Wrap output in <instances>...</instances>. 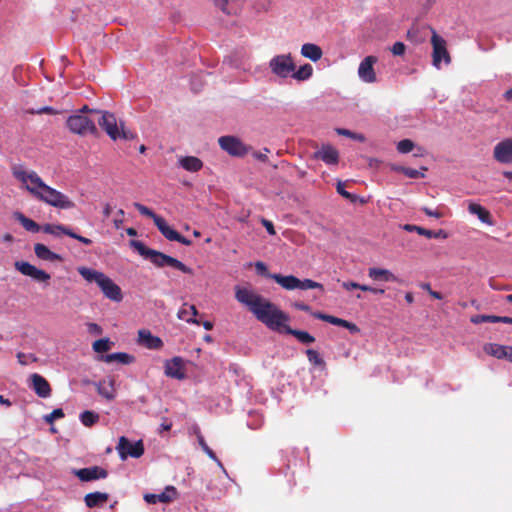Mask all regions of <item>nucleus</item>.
Returning <instances> with one entry per match:
<instances>
[{
    "label": "nucleus",
    "mask_w": 512,
    "mask_h": 512,
    "mask_svg": "<svg viewBox=\"0 0 512 512\" xmlns=\"http://www.w3.org/2000/svg\"><path fill=\"white\" fill-rule=\"evenodd\" d=\"M269 67L275 75L281 78H286L289 75L292 76L291 73L296 69L290 54L273 57L269 62Z\"/></svg>",
    "instance_id": "nucleus-8"
},
{
    "label": "nucleus",
    "mask_w": 512,
    "mask_h": 512,
    "mask_svg": "<svg viewBox=\"0 0 512 512\" xmlns=\"http://www.w3.org/2000/svg\"><path fill=\"white\" fill-rule=\"evenodd\" d=\"M133 205L141 215L151 218L154 224H156L157 219H161V216L155 214L150 208L146 207L145 205L138 202H135Z\"/></svg>",
    "instance_id": "nucleus-38"
},
{
    "label": "nucleus",
    "mask_w": 512,
    "mask_h": 512,
    "mask_svg": "<svg viewBox=\"0 0 512 512\" xmlns=\"http://www.w3.org/2000/svg\"><path fill=\"white\" fill-rule=\"evenodd\" d=\"M255 267H256L257 273L260 275L266 276L268 278H270V276L272 275L271 273L268 272V269H267V266L265 265V263H263L261 261H258L255 264Z\"/></svg>",
    "instance_id": "nucleus-51"
},
{
    "label": "nucleus",
    "mask_w": 512,
    "mask_h": 512,
    "mask_svg": "<svg viewBox=\"0 0 512 512\" xmlns=\"http://www.w3.org/2000/svg\"><path fill=\"white\" fill-rule=\"evenodd\" d=\"M100 114L101 117L98 118V124L112 140H117L119 138L124 140H132L136 137V134L130 130H126L122 123L120 128L118 127L114 114L107 111H101Z\"/></svg>",
    "instance_id": "nucleus-5"
},
{
    "label": "nucleus",
    "mask_w": 512,
    "mask_h": 512,
    "mask_svg": "<svg viewBox=\"0 0 512 512\" xmlns=\"http://www.w3.org/2000/svg\"><path fill=\"white\" fill-rule=\"evenodd\" d=\"M119 456L122 460L127 457L139 458L144 454V445L141 440L131 443L128 438L121 436L116 447Z\"/></svg>",
    "instance_id": "nucleus-9"
},
{
    "label": "nucleus",
    "mask_w": 512,
    "mask_h": 512,
    "mask_svg": "<svg viewBox=\"0 0 512 512\" xmlns=\"http://www.w3.org/2000/svg\"><path fill=\"white\" fill-rule=\"evenodd\" d=\"M13 176L25 184V188L33 197L56 208L70 209L74 203L63 193L46 185L35 171H26L22 166L12 169Z\"/></svg>",
    "instance_id": "nucleus-2"
},
{
    "label": "nucleus",
    "mask_w": 512,
    "mask_h": 512,
    "mask_svg": "<svg viewBox=\"0 0 512 512\" xmlns=\"http://www.w3.org/2000/svg\"><path fill=\"white\" fill-rule=\"evenodd\" d=\"M130 246L133 247L142 257L149 259L158 268L168 266L173 269L179 270L184 274H194L193 269L185 265L180 260L167 254H164L160 251L151 249L141 241L131 240Z\"/></svg>",
    "instance_id": "nucleus-3"
},
{
    "label": "nucleus",
    "mask_w": 512,
    "mask_h": 512,
    "mask_svg": "<svg viewBox=\"0 0 512 512\" xmlns=\"http://www.w3.org/2000/svg\"><path fill=\"white\" fill-rule=\"evenodd\" d=\"M485 351L498 359H507L512 363V346H505L496 343L488 344Z\"/></svg>",
    "instance_id": "nucleus-21"
},
{
    "label": "nucleus",
    "mask_w": 512,
    "mask_h": 512,
    "mask_svg": "<svg viewBox=\"0 0 512 512\" xmlns=\"http://www.w3.org/2000/svg\"><path fill=\"white\" fill-rule=\"evenodd\" d=\"M401 173H403L405 176H407L409 178H414V179L425 177V174L423 172L413 169V168H409V167H405V169H401Z\"/></svg>",
    "instance_id": "nucleus-45"
},
{
    "label": "nucleus",
    "mask_w": 512,
    "mask_h": 512,
    "mask_svg": "<svg viewBox=\"0 0 512 512\" xmlns=\"http://www.w3.org/2000/svg\"><path fill=\"white\" fill-rule=\"evenodd\" d=\"M198 314V310L195 305H188L184 303L177 313V317L180 320H184L188 323L200 324L195 316Z\"/></svg>",
    "instance_id": "nucleus-28"
},
{
    "label": "nucleus",
    "mask_w": 512,
    "mask_h": 512,
    "mask_svg": "<svg viewBox=\"0 0 512 512\" xmlns=\"http://www.w3.org/2000/svg\"><path fill=\"white\" fill-rule=\"evenodd\" d=\"M277 284H279L282 288L286 290H294L298 289L299 278L294 275H281V274H273L270 276Z\"/></svg>",
    "instance_id": "nucleus-26"
},
{
    "label": "nucleus",
    "mask_w": 512,
    "mask_h": 512,
    "mask_svg": "<svg viewBox=\"0 0 512 512\" xmlns=\"http://www.w3.org/2000/svg\"><path fill=\"white\" fill-rule=\"evenodd\" d=\"M64 417V412L61 408L54 409L49 415L44 417L47 423H52L55 419Z\"/></svg>",
    "instance_id": "nucleus-47"
},
{
    "label": "nucleus",
    "mask_w": 512,
    "mask_h": 512,
    "mask_svg": "<svg viewBox=\"0 0 512 512\" xmlns=\"http://www.w3.org/2000/svg\"><path fill=\"white\" fill-rule=\"evenodd\" d=\"M470 321L473 324H480L484 322L496 323L495 315H474L471 317Z\"/></svg>",
    "instance_id": "nucleus-44"
},
{
    "label": "nucleus",
    "mask_w": 512,
    "mask_h": 512,
    "mask_svg": "<svg viewBox=\"0 0 512 512\" xmlns=\"http://www.w3.org/2000/svg\"><path fill=\"white\" fill-rule=\"evenodd\" d=\"M404 229L409 232L416 231L419 235L425 236L427 238H446V233L443 230H438L437 232H434L432 230L425 229L420 226L412 225V224H406L404 226Z\"/></svg>",
    "instance_id": "nucleus-32"
},
{
    "label": "nucleus",
    "mask_w": 512,
    "mask_h": 512,
    "mask_svg": "<svg viewBox=\"0 0 512 512\" xmlns=\"http://www.w3.org/2000/svg\"><path fill=\"white\" fill-rule=\"evenodd\" d=\"M80 421L86 427H92L99 421V414L86 410L80 414Z\"/></svg>",
    "instance_id": "nucleus-35"
},
{
    "label": "nucleus",
    "mask_w": 512,
    "mask_h": 512,
    "mask_svg": "<svg viewBox=\"0 0 512 512\" xmlns=\"http://www.w3.org/2000/svg\"><path fill=\"white\" fill-rule=\"evenodd\" d=\"M14 218L29 232L37 233L41 230V226L34 220L27 218L21 212H15Z\"/></svg>",
    "instance_id": "nucleus-33"
},
{
    "label": "nucleus",
    "mask_w": 512,
    "mask_h": 512,
    "mask_svg": "<svg viewBox=\"0 0 512 512\" xmlns=\"http://www.w3.org/2000/svg\"><path fill=\"white\" fill-rule=\"evenodd\" d=\"M306 355L311 364H313L315 366H321L324 364L323 358L320 356V354L316 350L307 349Z\"/></svg>",
    "instance_id": "nucleus-41"
},
{
    "label": "nucleus",
    "mask_w": 512,
    "mask_h": 512,
    "mask_svg": "<svg viewBox=\"0 0 512 512\" xmlns=\"http://www.w3.org/2000/svg\"><path fill=\"white\" fill-rule=\"evenodd\" d=\"M337 192H338L341 196H343L344 198H346V199H348V200H350V201H354V200H355V198H356V197H355V195H353V194L349 193L348 191H346V190L344 189V183H342V182H338V184H337Z\"/></svg>",
    "instance_id": "nucleus-50"
},
{
    "label": "nucleus",
    "mask_w": 512,
    "mask_h": 512,
    "mask_svg": "<svg viewBox=\"0 0 512 512\" xmlns=\"http://www.w3.org/2000/svg\"><path fill=\"white\" fill-rule=\"evenodd\" d=\"M406 46L403 42H395L391 48V52L395 56H401L405 53Z\"/></svg>",
    "instance_id": "nucleus-48"
},
{
    "label": "nucleus",
    "mask_w": 512,
    "mask_h": 512,
    "mask_svg": "<svg viewBox=\"0 0 512 512\" xmlns=\"http://www.w3.org/2000/svg\"><path fill=\"white\" fill-rule=\"evenodd\" d=\"M86 112H89L91 114H100L101 111L99 110H95V109H89L88 106H83L80 110H78L76 113H80V114H83L86 113Z\"/></svg>",
    "instance_id": "nucleus-61"
},
{
    "label": "nucleus",
    "mask_w": 512,
    "mask_h": 512,
    "mask_svg": "<svg viewBox=\"0 0 512 512\" xmlns=\"http://www.w3.org/2000/svg\"><path fill=\"white\" fill-rule=\"evenodd\" d=\"M204 452L207 454V456H208L210 459H212V460L216 461L218 464H220V465H221V462L218 460V458H217L216 454L213 452V450H212L209 446H208V447H206V449L204 450Z\"/></svg>",
    "instance_id": "nucleus-60"
},
{
    "label": "nucleus",
    "mask_w": 512,
    "mask_h": 512,
    "mask_svg": "<svg viewBox=\"0 0 512 512\" xmlns=\"http://www.w3.org/2000/svg\"><path fill=\"white\" fill-rule=\"evenodd\" d=\"M431 44L433 48L432 63L436 68H440L441 62L450 64L451 57L446 47V41L432 29Z\"/></svg>",
    "instance_id": "nucleus-7"
},
{
    "label": "nucleus",
    "mask_w": 512,
    "mask_h": 512,
    "mask_svg": "<svg viewBox=\"0 0 512 512\" xmlns=\"http://www.w3.org/2000/svg\"><path fill=\"white\" fill-rule=\"evenodd\" d=\"M72 473L82 482H90L105 479L108 476L106 469L100 466H91L82 469H74Z\"/></svg>",
    "instance_id": "nucleus-12"
},
{
    "label": "nucleus",
    "mask_w": 512,
    "mask_h": 512,
    "mask_svg": "<svg viewBox=\"0 0 512 512\" xmlns=\"http://www.w3.org/2000/svg\"><path fill=\"white\" fill-rule=\"evenodd\" d=\"M336 132L339 135L352 138V139L357 140L359 142H364L365 141V136L363 134L354 133V132H352V131H350L348 129L337 128Z\"/></svg>",
    "instance_id": "nucleus-42"
},
{
    "label": "nucleus",
    "mask_w": 512,
    "mask_h": 512,
    "mask_svg": "<svg viewBox=\"0 0 512 512\" xmlns=\"http://www.w3.org/2000/svg\"><path fill=\"white\" fill-rule=\"evenodd\" d=\"M313 68L310 64H304L297 71L292 72V77L299 81H304L312 76Z\"/></svg>",
    "instance_id": "nucleus-36"
},
{
    "label": "nucleus",
    "mask_w": 512,
    "mask_h": 512,
    "mask_svg": "<svg viewBox=\"0 0 512 512\" xmlns=\"http://www.w3.org/2000/svg\"><path fill=\"white\" fill-rule=\"evenodd\" d=\"M17 359L21 365H27L28 361H31V362L37 361V357L34 354H25L23 352L17 353Z\"/></svg>",
    "instance_id": "nucleus-46"
},
{
    "label": "nucleus",
    "mask_w": 512,
    "mask_h": 512,
    "mask_svg": "<svg viewBox=\"0 0 512 512\" xmlns=\"http://www.w3.org/2000/svg\"><path fill=\"white\" fill-rule=\"evenodd\" d=\"M15 268L25 276H29L38 282H47L50 279V275L41 269H38L34 265L25 261L15 262Z\"/></svg>",
    "instance_id": "nucleus-13"
},
{
    "label": "nucleus",
    "mask_w": 512,
    "mask_h": 512,
    "mask_svg": "<svg viewBox=\"0 0 512 512\" xmlns=\"http://www.w3.org/2000/svg\"><path fill=\"white\" fill-rule=\"evenodd\" d=\"M66 125L71 133L77 135H96L98 133L95 121L80 113H75L68 117Z\"/></svg>",
    "instance_id": "nucleus-6"
},
{
    "label": "nucleus",
    "mask_w": 512,
    "mask_h": 512,
    "mask_svg": "<svg viewBox=\"0 0 512 512\" xmlns=\"http://www.w3.org/2000/svg\"><path fill=\"white\" fill-rule=\"evenodd\" d=\"M125 215L124 210L119 209L117 211V218L114 219V225L116 228H120L123 223V217Z\"/></svg>",
    "instance_id": "nucleus-56"
},
{
    "label": "nucleus",
    "mask_w": 512,
    "mask_h": 512,
    "mask_svg": "<svg viewBox=\"0 0 512 512\" xmlns=\"http://www.w3.org/2000/svg\"><path fill=\"white\" fill-rule=\"evenodd\" d=\"M468 211L471 214L476 215L481 222L490 226L494 225L491 213L480 204L470 202L468 205Z\"/></svg>",
    "instance_id": "nucleus-24"
},
{
    "label": "nucleus",
    "mask_w": 512,
    "mask_h": 512,
    "mask_svg": "<svg viewBox=\"0 0 512 512\" xmlns=\"http://www.w3.org/2000/svg\"><path fill=\"white\" fill-rule=\"evenodd\" d=\"M311 314L316 319L328 322L336 326L344 327L348 329L351 333H358L360 331L356 324L349 322L345 319L338 318L336 316H332L329 314H324L322 312H311Z\"/></svg>",
    "instance_id": "nucleus-19"
},
{
    "label": "nucleus",
    "mask_w": 512,
    "mask_h": 512,
    "mask_svg": "<svg viewBox=\"0 0 512 512\" xmlns=\"http://www.w3.org/2000/svg\"><path fill=\"white\" fill-rule=\"evenodd\" d=\"M69 229L70 228L62 224H45L44 226L41 227V230L44 233L51 235H59V233L66 235V232H69Z\"/></svg>",
    "instance_id": "nucleus-37"
},
{
    "label": "nucleus",
    "mask_w": 512,
    "mask_h": 512,
    "mask_svg": "<svg viewBox=\"0 0 512 512\" xmlns=\"http://www.w3.org/2000/svg\"><path fill=\"white\" fill-rule=\"evenodd\" d=\"M139 345L146 347L151 350H159L163 347V341L158 336H154L147 329H140L138 331V340Z\"/></svg>",
    "instance_id": "nucleus-20"
},
{
    "label": "nucleus",
    "mask_w": 512,
    "mask_h": 512,
    "mask_svg": "<svg viewBox=\"0 0 512 512\" xmlns=\"http://www.w3.org/2000/svg\"><path fill=\"white\" fill-rule=\"evenodd\" d=\"M37 113H38V114H43V113H45V114H56L57 112L55 111V109H54V108L49 107V106H45V107H43V108L39 109V110L37 111Z\"/></svg>",
    "instance_id": "nucleus-62"
},
{
    "label": "nucleus",
    "mask_w": 512,
    "mask_h": 512,
    "mask_svg": "<svg viewBox=\"0 0 512 512\" xmlns=\"http://www.w3.org/2000/svg\"><path fill=\"white\" fill-rule=\"evenodd\" d=\"M161 430L163 431H169L171 430L172 423L168 421L167 418H163V422L161 423Z\"/></svg>",
    "instance_id": "nucleus-64"
},
{
    "label": "nucleus",
    "mask_w": 512,
    "mask_h": 512,
    "mask_svg": "<svg viewBox=\"0 0 512 512\" xmlns=\"http://www.w3.org/2000/svg\"><path fill=\"white\" fill-rule=\"evenodd\" d=\"M293 307L300 311L311 312V307L303 302H295Z\"/></svg>",
    "instance_id": "nucleus-57"
},
{
    "label": "nucleus",
    "mask_w": 512,
    "mask_h": 512,
    "mask_svg": "<svg viewBox=\"0 0 512 512\" xmlns=\"http://www.w3.org/2000/svg\"><path fill=\"white\" fill-rule=\"evenodd\" d=\"M77 271L87 282H95L106 298L115 302H120L122 300L123 296L121 288L103 272L83 266L78 267Z\"/></svg>",
    "instance_id": "nucleus-4"
},
{
    "label": "nucleus",
    "mask_w": 512,
    "mask_h": 512,
    "mask_svg": "<svg viewBox=\"0 0 512 512\" xmlns=\"http://www.w3.org/2000/svg\"><path fill=\"white\" fill-rule=\"evenodd\" d=\"M414 143L410 139H403L398 142L397 150L399 153L406 154L413 150Z\"/></svg>",
    "instance_id": "nucleus-43"
},
{
    "label": "nucleus",
    "mask_w": 512,
    "mask_h": 512,
    "mask_svg": "<svg viewBox=\"0 0 512 512\" xmlns=\"http://www.w3.org/2000/svg\"><path fill=\"white\" fill-rule=\"evenodd\" d=\"M196 435L199 445L201 446L202 450L204 451L206 447H208L207 443L205 442V439L203 435L201 434L199 428H196Z\"/></svg>",
    "instance_id": "nucleus-58"
},
{
    "label": "nucleus",
    "mask_w": 512,
    "mask_h": 512,
    "mask_svg": "<svg viewBox=\"0 0 512 512\" xmlns=\"http://www.w3.org/2000/svg\"><path fill=\"white\" fill-rule=\"evenodd\" d=\"M301 54L303 57L308 58L313 62H317L321 59L323 51L320 46L316 44L306 43L301 47Z\"/></svg>",
    "instance_id": "nucleus-29"
},
{
    "label": "nucleus",
    "mask_w": 512,
    "mask_h": 512,
    "mask_svg": "<svg viewBox=\"0 0 512 512\" xmlns=\"http://www.w3.org/2000/svg\"><path fill=\"white\" fill-rule=\"evenodd\" d=\"M178 496L177 489L169 485L165 488V490L159 494L147 493L144 495V500L148 504H156L157 502L161 503H170L174 501Z\"/></svg>",
    "instance_id": "nucleus-17"
},
{
    "label": "nucleus",
    "mask_w": 512,
    "mask_h": 512,
    "mask_svg": "<svg viewBox=\"0 0 512 512\" xmlns=\"http://www.w3.org/2000/svg\"><path fill=\"white\" fill-rule=\"evenodd\" d=\"M164 373L167 377L183 380L186 378L185 363L183 358L175 356L164 363Z\"/></svg>",
    "instance_id": "nucleus-10"
},
{
    "label": "nucleus",
    "mask_w": 512,
    "mask_h": 512,
    "mask_svg": "<svg viewBox=\"0 0 512 512\" xmlns=\"http://www.w3.org/2000/svg\"><path fill=\"white\" fill-rule=\"evenodd\" d=\"M34 252L35 255L41 260L51 262L62 261V257L59 254L52 252L46 245L41 243H36L34 245Z\"/></svg>",
    "instance_id": "nucleus-27"
},
{
    "label": "nucleus",
    "mask_w": 512,
    "mask_h": 512,
    "mask_svg": "<svg viewBox=\"0 0 512 512\" xmlns=\"http://www.w3.org/2000/svg\"><path fill=\"white\" fill-rule=\"evenodd\" d=\"M214 5L224 13L229 14L227 11L228 0H214Z\"/></svg>",
    "instance_id": "nucleus-54"
},
{
    "label": "nucleus",
    "mask_w": 512,
    "mask_h": 512,
    "mask_svg": "<svg viewBox=\"0 0 512 512\" xmlns=\"http://www.w3.org/2000/svg\"><path fill=\"white\" fill-rule=\"evenodd\" d=\"M178 165L188 172H198L203 168L202 160L195 156L180 157Z\"/></svg>",
    "instance_id": "nucleus-25"
},
{
    "label": "nucleus",
    "mask_w": 512,
    "mask_h": 512,
    "mask_svg": "<svg viewBox=\"0 0 512 512\" xmlns=\"http://www.w3.org/2000/svg\"><path fill=\"white\" fill-rule=\"evenodd\" d=\"M97 392L99 395L107 400H113L115 398V379L108 378L99 381L96 384Z\"/></svg>",
    "instance_id": "nucleus-23"
},
{
    "label": "nucleus",
    "mask_w": 512,
    "mask_h": 512,
    "mask_svg": "<svg viewBox=\"0 0 512 512\" xmlns=\"http://www.w3.org/2000/svg\"><path fill=\"white\" fill-rule=\"evenodd\" d=\"M235 298L241 304L246 305L256 319L265 324L269 329L292 335L302 344L308 345L315 342V337L308 332L293 329L286 325L289 321V316L270 300L256 294L252 290L237 287Z\"/></svg>",
    "instance_id": "nucleus-1"
},
{
    "label": "nucleus",
    "mask_w": 512,
    "mask_h": 512,
    "mask_svg": "<svg viewBox=\"0 0 512 512\" xmlns=\"http://www.w3.org/2000/svg\"><path fill=\"white\" fill-rule=\"evenodd\" d=\"M377 60V57L370 55L361 61L358 68V75L362 81L366 83L376 82L377 77L374 71V64L377 62Z\"/></svg>",
    "instance_id": "nucleus-14"
},
{
    "label": "nucleus",
    "mask_w": 512,
    "mask_h": 512,
    "mask_svg": "<svg viewBox=\"0 0 512 512\" xmlns=\"http://www.w3.org/2000/svg\"><path fill=\"white\" fill-rule=\"evenodd\" d=\"M66 235L71 237V238H73V239L78 240L79 242H81L84 245H90L92 243L91 239L86 238V237L81 236V235H78L75 232H73L71 229H69V232H66Z\"/></svg>",
    "instance_id": "nucleus-49"
},
{
    "label": "nucleus",
    "mask_w": 512,
    "mask_h": 512,
    "mask_svg": "<svg viewBox=\"0 0 512 512\" xmlns=\"http://www.w3.org/2000/svg\"><path fill=\"white\" fill-rule=\"evenodd\" d=\"M88 331L91 334L100 335L102 334V328L96 324V323H89L88 324Z\"/></svg>",
    "instance_id": "nucleus-55"
},
{
    "label": "nucleus",
    "mask_w": 512,
    "mask_h": 512,
    "mask_svg": "<svg viewBox=\"0 0 512 512\" xmlns=\"http://www.w3.org/2000/svg\"><path fill=\"white\" fill-rule=\"evenodd\" d=\"M155 225L161 232V234L169 241H176L185 246H190L192 244V242L189 239L182 236L179 232L171 228L163 217H161V219H157Z\"/></svg>",
    "instance_id": "nucleus-15"
},
{
    "label": "nucleus",
    "mask_w": 512,
    "mask_h": 512,
    "mask_svg": "<svg viewBox=\"0 0 512 512\" xmlns=\"http://www.w3.org/2000/svg\"><path fill=\"white\" fill-rule=\"evenodd\" d=\"M496 323L512 324V317L496 316Z\"/></svg>",
    "instance_id": "nucleus-63"
},
{
    "label": "nucleus",
    "mask_w": 512,
    "mask_h": 512,
    "mask_svg": "<svg viewBox=\"0 0 512 512\" xmlns=\"http://www.w3.org/2000/svg\"><path fill=\"white\" fill-rule=\"evenodd\" d=\"M342 287L344 289H346L347 291H350L352 289H359L360 284L353 282V281H349V282H343Z\"/></svg>",
    "instance_id": "nucleus-59"
},
{
    "label": "nucleus",
    "mask_w": 512,
    "mask_h": 512,
    "mask_svg": "<svg viewBox=\"0 0 512 512\" xmlns=\"http://www.w3.org/2000/svg\"><path fill=\"white\" fill-rule=\"evenodd\" d=\"M298 289H301V290L320 289L321 291H323L324 287L321 283L313 281L311 279H304V280L299 279Z\"/></svg>",
    "instance_id": "nucleus-39"
},
{
    "label": "nucleus",
    "mask_w": 512,
    "mask_h": 512,
    "mask_svg": "<svg viewBox=\"0 0 512 512\" xmlns=\"http://www.w3.org/2000/svg\"><path fill=\"white\" fill-rule=\"evenodd\" d=\"M493 156L500 163H512V138L504 139L496 144Z\"/></svg>",
    "instance_id": "nucleus-16"
},
{
    "label": "nucleus",
    "mask_w": 512,
    "mask_h": 512,
    "mask_svg": "<svg viewBox=\"0 0 512 512\" xmlns=\"http://www.w3.org/2000/svg\"><path fill=\"white\" fill-rule=\"evenodd\" d=\"M93 350L97 353H104L110 350V341L107 338H101L96 340L93 345Z\"/></svg>",
    "instance_id": "nucleus-40"
},
{
    "label": "nucleus",
    "mask_w": 512,
    "mask_h": 512,
    "mask_svg": "<svg viewBox=\"0 0 512 512\" xmlns=\"http://www.w3.org/2000/svg\"><path fill=\"white\" fill-rule=\"evenodd\" d=\"M314 158L320 159L326 164L332 165L338 162L339 153L334 147L330 145H323L321 149L314 153Z\"/></svg>",
    "instance_id": "nucleus-22"
},
{
    "label": "nucleus",
    "mask_w": 512,
    "mask_h": 512,
    "mask_svg": "<svg viewBox=\"0 0 512 512\" xmlns=\"http://www.w3.org/2000/svg\"><path fill=\"white\" fill-rule=\"evenodd\" d=\"M261 223L262 225L266 228L267 232L270 234V235H275L276 234V231H275V228H274V225L271 221L267 220V219H262L261 220Z\"/></svg>",
    "instance_id": "nucleus-52"
},
{
    "label": "nucleus",
    "mask_w": 512,
    "mask_h": 512,
    "mask_svg": "<svg viewBox=\"0 0 512 512\" xmlns=\"http://www.w3.org/2000/svg\"><path fill=\"white\" fill-rule=\"evenodd\" d=\"M218 142L221 149L232 156H243L247 153L245 145L234 136H222Z\"/></svg>",
    "instance_id": "nucleus-11"
},
{
    "label": "nucleus",
    "mask_w": 512,
    "mask_h": 512,
    "mask_svg": "<svg viewBox=\"0 0 512 512\" xmlns=\"http://www.w3.org/2000/svg\"><path fill=\"white\" fill-rule=\"evenodd\" d=\"M422 211L429 217H435V218H441L443 214L439 212L438 210H432L428 207H423Z\"/></svg>",
    "instance_id": "nucleus-53"
},
{
    "label": "nucleus",
    "mask_w": 512,
    "mask_h": 512,
    "mask_svg": "<svg viewBox=\"0 0 512 512\" xmlns=\"http://www.w3.org/2000/svg\"><path fill=\"white\" fill-rule=\"evenodd\" d=\"M108 499L109 495L107 493L102 492L88 493L84 497L85 504L89 508L102 506L108 501Z\"/></svg>",
    "instance_id": "nucleus-30"
},
{
    "label": "nucleus",
    "mask_w": 512,
    "mask_h": 512,
    "mask_svg": "<svg viewBox=\"0 0 512 512\" xmlns=\"http://www.w3.org/2000/svg\"><path fill=\"white\" fill-rule=\"evenodd\" d=\"M368 276L375 281L382 280L386 282H394L397 280L396 276L391 271L377 267L369 268Z\"/></svg>",
    "instance_id": "nucleus-31"
},
{
    "label": "nucleus",
    "mask_w": 512,
    "mask_h": 512,
    "mask_svg": "<svg viewBox=\"0 0 512 512\" xmlns=\"http://www.w3.org/2000/svg\"><path fill=\"white\" fill-rule=\"evenodd\" d=\"M30 387L41 398L50 397L52 392L49 382L38 373L30 375Z\"/></svg>",
    "instance_id": "nucleus-18"
},
{
    "label": "nucleus",
    "mask_w": 512,
    "mask_h": 512,
    "mask_svg": "<svg viewBox=\"0 0 512 512\" xmlns=\"http://www.w3.org/2000/svg\"><path fill=\"white\" fill-rule=\"evenodd\" d=\"M102 360L106 363H112L117 361L121 364H130L134 361V356L124 352H117L102 356Z\"/></svg>",
    "instance_id": "nucleus-34"
}]
</instances>
